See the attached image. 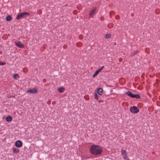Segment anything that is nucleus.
Here are the masks:
<instances>
[{"mask_svg":"<svg viewBox=\"0 0 160 160\" xmlns=\"http://www.w3.org/2000/svg\"><path fill=\"white\" fill-rule=\"evenodd\" d=\"M30 15V14L29 13L27 12H22L18 15L17 17L16 18L19 19L21 18H25L27 16H29Z\"/></svg>","mask_w":160,"mask_h":160,"instance_id":"nucleus-2","label":"nucleus"},{"mask_svg":"<svg viewBox=\"0 0 160 160\" xmlns=\"http://www.w3.org/2000/svg\"><path fill=\"white\" fill-rule=\"evenodd\" d=\"M82 35H80L79 36V38L80 39H82Z\"/></svg>","mask_w":160,"mask_h":160,"instance_id":"nucleus-23","label":"nucleus"},{"mask_svg":"<svg viewBox=\"0 0 160 160\" xmlns=\"http://www.w3.org/2000/svg\"><path fill=\"white\" fill-rule=\"evenodd\" d=\"M17 77L19 78V76L18 75V74H17V73L14 74V76H13V78L17 79Z\"/></svg>","mask_w":160,"mask_h":160,"instance_id":"nucleus-17","label":"nucleus"},{"mask_svg":"<svg viewBox=\"0 0 160 160\" xmlns=\"http://www.w3.org/2000/svg\"><path fill=\"white\" fill-rule=\"evenodd\" d=\"M138 52L137 51H135L132 53L131 55L132 56H135V55L137 54Z\"/></svg>","mask_w":160,"mask_h":160,"instance_id":"nucleus-18","label":"nucleus"},{"mask_svg":"<svg viewBox=\"0 0 160 160\" xmlns=\"http://www.w3.org/2000/svg\"><path fill=\"white\" fill-rule=\"evenodd\" d=\"M26 92L28 93L30 92L32 93H36L38 91L36 89L33 88L27 91Z\"/></svg>","mask_w":160,"mask_h":160,"instance_id":"nucleus-7","label":"nucleus"},{"mask_svg":"<svg viewBox=\"0 0 160 160\" xmlns=\"http://www.w3.org/2000/svg\"><path fill=\"white\" fill-rule=\"evenodd\" d=\"M5 64H6L5 62H1V61H0V65H5Z\"/></svg>","mask_w":160,"mask_h":160,"instance_id":"nucleus-21","label":"nucleus"},{"mask_svg":"<svg viewBox=\"0 0 160 160\" xmlns=\"http://www.w3.org/2000/svg\"><path fill=\"white\" fill-rule=\"evenodd\" d=\"M58 90L59 92L62 93L65 91V89L63 87L58 88Z\"/></svg>","mask_w":160,"mask_h":160,"instance_id":"nucleus-14","label":"nucleus"},{"mask_svg":"<svg viewBox=\"0 0 160 160\" xmlns=\"http://www.w3.org/2000/svg\"><path fill=\"white\" fill-rule=\"evenodd\" d=\"M111 35L109 34H107L105 35V37L106 38H110Z\"/></svg>","mask_w":160,"mask_h":160,"instance_id":"nucleus-19","label":"nucleus"},{"mask_svg":"<svg viewBox=\"0 0 160 160\" xmlns=\"http://www.w3.org/2000/svg\"><path fill=\"white\" fill-rule=\"evenodd\" d=\"M12 150L13 152L17 153L19 152V150L17 148H13Z\"/></svg>","mask_w":160,"mask_h":160,"instance_id":"nucleus-11","label":"nucleus"},{"mask_svg":"<svg viewBox=\"0 0 160 160\" xmlns=\"http://www.w3.org/2000/svg\"><path fill=\"white\" fill-rule=\"evenodd\" d=\"M22 145V142L20 140L17 141L15 142V145L17 147H21Z\"/></svg>","mask_w":160,"mask_h":160,"instance_id":"nucleus-8","label":"nucleus"},{"mask_svg":"<svg viewBox=\"0 0 160 160\" xmlns=\"http://www.w3.org/2000/svg\"><path fill=\"white\" fill-rule=\"evenodd\" d=\"M98 10L96 7H93L90 12L89 14V18H92L94 15L98 12Z\"/></svg>","mask_w":160,"mask_h":160,"instance_id":"nucleus-3","label":"nucleus"},{"mask_svg":"<svg viewBox=\"0 0 160 160\" xmlns=\"http://www.w3.org/2000/svg\"><path fill=\"white\" fill-rule=\"evenodd\" d=\"M23 72H26V71H25V69H24L23 70Z\"/></svg>","mask_w":160,"mask_h":160,"instance_id":"nucleus-24","label":"nucleus"},{"mask_svg":"<svg viewBox=\"0 0 160 160\" xmlns=\"http://www.w3.org/2000/svg\"><path fill=\"white\" fill-rule=\"evenodd\" d=\"M121 154L124 160H130L127 156V152L125 150L122 149L121 150Z\"/></svg>","mask_w":160,"mask_h":160,"instance_id":"nucleus-4","label":"nucleus"},{"mask_svg":"<svg viewBox=\"0 0 160 160\" xmlns=\"http://www.w3.org/2000/svg\"><path fill=\"white\" fill-rule=\"evenodd\" d=\"M99 96L96 93H95L94 94V98L97 100L98 99Z\"/></svg>","mask_w":160,"mask_h":160,"instance_id":"nucleus-20","label":"nucleus"},{"mask_svg":"<svg viewBox=\"0 0 160 160\" xmlns=\"http://www.w3.org/2000/svg\"><path fill=\"white\" fill-rule=\"evenodd\" d=\"M16 45L18 47L22 48L24 47V45L21 43L20 42H18L15 43Z\"/></svg>","mask_w":160,"mask_h":160,"instance_id":"nucleus-9","label":"nucleus"},{"mask_svg":"<svg viewBox=\"0 0 160 160\" xmlns=\"http://www.w3.org/2000/svg\"><path fill=\"white\" fill-rule=\"evenodd\" d=\"M12 19V17L10 15H8L6 18V20L8 21H9Z\"/></svg>","mask_w":160,"mask_h":160,"instance_id":"nucleus-15","label":"nucleus"},{"mask_svg":"<svg viewBox=\"0 0 160 160\" xmlns=\"http://www.w3.org/2000/svg\"><path fill=\"white\" fill-rule=\"evenodd\" d=\"M90 152L92 155L98 156L102 154L103 150L102 148L99 146L93 145L90 147Z\"/></svg>","mask_w":160,"mask_h":160,"instance_id":"nucleus-1","label":"nucleus"},{"mask_svg":"<svg viewBox=\"0 0 160 160\" xmlns=\"http://www.w3.org/2000/svg\"><path fill=\"white\" fill-rule=\"evenodd\" d=\"M125 94L128 95L129 96L132 98L134 95L133 93L129 91H128L127 92H126Z\"/></svg>","mask_w":160,"mask_h":160,"instance_id":"nucleus-12","label":"nucleus"},{"mask_svg":"<svg viewBox=\"0 0 160 160\" xmlns=\"http://www.w3.org/2000/svg\"><path fill=\"white\" fill-rule=\"evenodd\" d=\"M141 96L139 94H134L133 98H135L137 99H139L140 98Z\"/></svg>","mask_w":160,"mask_h":160,"instance_id":"nucleus-16","label":"nucleus"},{"mask_svg":"<svg viewBox=\"0 0 160 160\" xmlns=\"http://www.w3.org/2000/svg\"><path fill=\"white\" fill-rule=\"evenodd\" d=\"M97 92L98 94L101 95L103 93V90L101 88H99L98 89Z\"/></svg>","mask_w":160,"mask_h":160,"instance_id":"nucleus-10","label":"nucleus"},{"mask_svg":"<svg viewBox=\"0 0 160 160\" xmlns=\"http://www.w3.org/2000/svg\"><path fill=\"white\" fill-rule=\"evenodd\" d=\"M130 111L132 113L135 114L138 112L139 110L137 107L133 106L130 108Z\"/></svg>","mask_w":160,"mask_h":160,"instance_id":"nucleus-5","label":"nucleus"},{"mask_svg":"<svg viewBox=\"0 0 160 160\" xmlns=\"http://www.w3.org/2000/svg\"><path fill=\"white\" fill-rule=\"evenodd\" d=\"M104 67V66H102L101 68L97 70L95 72L94 74L93 75V77H95L103 69Z\"/></svg>","mask_w":160,"mask_h":160,"instance_id":"nucleus-6","label":"nucleus"},{"mask_svg":"<svg viewBox=\"0 0 160 160\" xmlns=\"http://www.w3.org/2000/svg\"><path fill=\"white\" fill-rule=\"evenodd\" d=\"M6 119L7 121L8 122H11L12 120V118L10 116L7 117Z\"/></svg>","mask_w":160,"mask_h":160,"instance_id":"nucleus-13","label":"nucleus"},{"mask_svg":"<svg viewBox=\"0 0 160 160\" xmlns=\"http://www.w3.org/2000/svg\"><path fill=\"white\" fill-rule=\"evenodd\" d=\"M81 43H78L77 44V45L78 46H80L81 45Z\"/></svg>","mask_w":160,"mask_h":160,"instance_id":"nucleus-22","label":"nucleus"}]
</instances>
